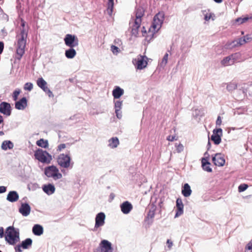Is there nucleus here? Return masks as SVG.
Instances as JSON below:
<instances>
[{
    "label": "nucleus",
    "mask_w": 252,
    "mask_h": 252,
    "mask_svg": "<svg viewBox=\"0 0 252 252\" xmlns=\"http://www.w3.org/2000/svg\"><path fill=\"white\" fill-rule=\"evenodd\" d=\"M249 186L247 184H241L238 187V191L239 192H242L245 191L248 188Z\"/></svg>",
    "instance_id": "c03bdc74"
},
{
    "label": "nucleus",
    "mask_w": 252,
    "mask_h": 252,
    "mask_svg": "<svg viewBox=\"0 0 252 252\" xmlns=\"http://www.w3.org/2000/svg\"><path fill=\"white\" fill-rule=\"evenodd\" d=\"M7 187L4 186H0V194L5 192L7 190Z\"/></svg>",
    "instance_id": "5fc2aeb1"
},
{
    "label": "nucleus",
    "mask_w": 252,
    "mask_h": 252,
    "mask_svg": "<svg viewBox=\"0 0 252 252\" xmlns=\"http://www.w3.org/2000/svg\"><path fill=\"white\" fill-rule=\"evenodd\" d=\"M166 243L168 244V248L169 249H170L171 248V247H172V246H173L172 242L170 240L168 239L167 240Z\"/></svg>",
    "instance_id": "bf43d9fd"
},
{
    "label": "nucleus",
    "mask_w": 252,
    "mask_h": 252,
    "mask_svg": "<svg viewBox=\"0 0 252 252\" xmlns=\"http://www.w3.org/2000/svg\"><path fill=\"white\" fill-rule=\"evenodd\" d=\"M237 85L234 83H229L227 84L226 89L228 92H232L234 90L236 89Z\"/></svg>",
    "instance_id": "ea45409f"
},
{
    "label": "nucleus",
    "mask_w": 252,
    "mask_h": 252,
    "mask_svg": "<svg viewBox=\"0 0 252 252\" xmlns=\"http://www.w3.org/2000/svg\"><path fill=\"white\" fill-rule=\"evenodd\" d=\"M111 50L114 54H117L120 51L119 48L117 46L113 45L111 46Z\"/></svg>",
    "instance_id": "a18cd8bd"
},
{
    "label": "nucleus",
    "mask_w": 252,
    "mask_h": 252,
    "mask_svg": "<svg viewBox=\"0 0 252 252\" xmlns=\"http://www.w3.org/2000/svg\"><path fill=\"white\" fill-rule=\"evenodd\" d=\"M114 103L115 110H121L122 109L123 100H115V99H114Z\"/></svg>",
    "instance_id": "a19ab883"
},
{
    "label": "nucleus",
    "mask_w": 252,
    "mask_h": 252,
    "mask_svg": "<svg viewBox=\"0 0 252 252\" xmlns=\"http://www.w3.org/2000/svg\"><path fill=\"white\" fill-rule=\"evenodd\" d=\"M246 249L252 251V243L249 242L246 247Z\"/></svg>",
    "instance_id": "052dcab7"
},
{
    "label": "nucleus",
    "mask_w": 252,
    "mask_h": 252,
    "mask_svg": "<svg viewBox=\"0 0 252 252\" xmlns=\"http://www.w3.org/2000/svg\"><path fill=\"white\" fill-rule=\"evenodd\" d=\"M192 192L190 187L188 183H185L182 187V194L184 197L189 196Z\"/></svg>",
    "instance_id": "cd10ccee"
},
{
    "label": "nucleus",
    "mask_w": 252,
    "mask_h": 252,
    "mask_svg": "<svg viewBox=\"0 0 252 252\" xmlns=\"http://www.w3.org/2000/svg\"><path fill=\"white\" fill-rule=\"evenodd\" d=\"M66 148V144L64 143L60 144L58 146L57 151H61L62 150Z\"/></svg>",
    "instance_id": "3c124183"
},
{
    "label": "nucleus",
    "mask_w": 252,
    "mask_h": 252,
    "mask_svg": "<svg viewBox=\"0 0 252 252\" xmlns=\"http://www.w3.org/2000/svg\"><path fill=\"white\" fill-rule=\"evenodd\" d=\"M65 57L68 59H73L76 55V51L74 47H69L65 51Z\"/></svg>",
    "instance_id": "c756f323"
},
{
    "label": "nucleus",
    "mask_w": 252,
    "mask_h": 252,
    "mask_svg": "<svg viewBox=\"0 0 252 252\" xmlns=\"http://www.w3.org/2000/svg\"><path fill=\"white\" fill-rule=\"evenodd\" d=\"M249 20H252V15L249 16L247 15L244 17H238L235 19V23L238 25H240L247 22Z\"/></svg>",
    "instance_id": "2f4dec72"
},
{
    "label": "nucleus",
    "mask_w": 252,
    "mask_h": 252,
    "mask_svg": "<svg viewBox=\"0 0 252 252\" xmlns=\"http://www.w3.org/2000/svg\"><path fill=\"white\" fill-rule=\"evenodd\" d=\"M36 84L38 87L41 89L49 97H52L54 96L52 92L47 86V83L42 77H40L37 79Z\"/></svg>",
    "instance_id": "9d476101"
},
{
    "label": "nucleus",
    "mask_w": 252,
    "mask_h": 252,
    "mask_svg": "<svg viewBox=\"0 0 252 252\" xmlns=\"http://www.w3.org/2000/svg\"><path fill=\"white\" fill-rule=\"evenodd\" d=\"M16 9H17V10H23V9H22V5H21V3L17 2V4L16 5Z\"/></svg>",
    "instance_id": "338daca9"
},
{
    "label": "nucleus",
    "mask_w": 252,
    "mask_h": 252,
    "mask_svg": "<svg viewBox=\"0 0 252 252\" xmlns=\"http://www.w3.org/2000/svg\"><path fill=\"white\" fill-rule=\"evenodd\" d=\"M115 195L114 193H111L109 195V201H112L115 198Z\"/></svg>",
    "instance_id": "0e129e2a"
},
{
    "label": "nucleus",
    "mask_w": 252,
    "mask_h": 252,
    "mask_svg": "<svg viewBox=\"0 0 252 252\" xmlns=\"http://www.w3.org/2000/svg\"><path fill=\"white\" fill-rule=\"evenodd\" d=\"M156 32H155V31H154V32H151V29H149V31H148V35H150V37H152V39H153V38H154V34H155V33Z\"/></svg>",
    "instance_id": "680f3d73"
},
{
    "label": "nucleus",
    "mask_w": 252,
    "mask_h": 252,
    "mask_svg": "<svg viewBox=\"0 0 252 252\" xmlns=\"http://www.w3.org/2000/svg\"><path fill=\"white\" fill-rule=\"evenodd\" d=\"M144 9L143 7L141 6L136 7L135 10L136 18L134 21L141 22V18L144 14Z\"/></svg>",
    "instance_id": "a878e982"
},
{
    "label": "nucleus",
    "mask_w": 252,
    "mask_h": 252,
    "mask_svg": "<svg viewBox=\"0 0 252 252\" xmlns=\"http://www.w3.org/2000/svg\"><path fill=\"white\" fill-rule=\"evenodd\" d=\"M148 58L146 56L139 55L137 58L132 60V63L137 69L141 70L145 68L148 64Z\"/></svg>",
    "instance_id": "0eeeda50"
},
{
    "label": "nucleus",
    "mask_w": 252,
    "mask_h": 252,
    "mask_svg": "<svg viewBox=\"0 0 252 252\" xmlns=\"http://www.w3.org/2000/svg\"><path fill=\"white\" fill-rule=\"evenodd\" d=\"M44 174L48 178H52L55 180L60 179L63 177L59 168L53 164L45 167L44 168Z\"/></svg>",
    "instance_id": "39448f33"
},
{
    "label": "nucleus",
    "mask_w": 252,
    "mask_h": 252,
    "mask_svg": "<svg viewBox=\"0 0 252 252\" xmlns=\"http://www.w3.org/2000/svg\"><path fill=\"white\" fill-rule=\"evenodd\" d=\"M4 47V42L2 41H0V54L1 55L3 51Z\"/></svg>",
    "instance_id": "6e6d98bb"
},
{
    "label": "nucleus",
    "mask_w": 252,
    "mask_h": 252,
    "mask_svg": "<svg viewBox=\"0 0 252 252\" xmlns=\"http://www.w3.org/2000/svg\"><path fill=\"white\" fill-rule=\"evenodd\" d=\"M221 118L220 116H218L216 120V124L217 126H220L221 124Z\"/></svg>",
    "instance_id": "4d7b16f0"
},
{
    "label": "nucleus",
    "mask_w": 252,
    "mask_h": 252,
    "mask_svg": "<svg viewBox=\"0 0 252 252\" xmlns=\"http://www.w3.org/2000/svg\"><path fill=\"white\" fill-rule=\"evenodd\" d=\"M124 94V90L119 86H115L112 91L114 99L120 98Z\"/></svg>",
    "instance_id": "b1692460"
},
{
    "label": "nucleus",
    "mask_w": 252,
    "mask_h": 252,
    "mask_svg": "<svg viewBox=\"0 0 252 252\" xmlns=\"http://www.w3.org/2000/svg\"><path fill=\"white\" fill-rule=\"evenodd\" d=\"M114 0H108L107 11L108 15L111 16L113 12L114 7Z\"/></svg>",
    "instance_id": "c9c22d12"
},
{
    "label": "nucleus",
    "mask_w": 252,
    "mask_h": 252,
    "mask_svg": "<svg viewBox=\"0 0 252 252\" xmlns=\"http://www.w3.org/2000/svg\"><path fill=\"white\" fill-rule=\"evenodd\" d=\"M220 63L221 64L224 66H229L234 64L230 55L224 57L221 61Z\"/></svg>",
    "instance_id": "72a5a7b5"
},
{
    "label": "nucleus",
    "mask_w": 252,
    "mask_h": 252,
    "mask_svg": "<svg viewBox=\"0 0 252 252\" xmlns=\"http://www.w3.org/2000/svg\"><path fill=\"white\" fill-rule=\"evenodd\" d=\"M0 147L5 151L10 150L13 148L14 143L10 140H5L2 142Z\"/></svg>",
    "instance_id": "393cba45"
},
{
    "label": "nucleus",
    "mask_w": 252,
    "mask_h": 252,
    "mask_svg": "<svg viewBox=\"0 0 252 252\" xmlns=\"http://www.w3.org/2000/svg\"><path fill=\"white\" fill-rule=\"evenodd\" d=\"M19 198V195L16 190H10L6 196V200L11 202L14 203L17 201Z\"/></svg>",
    "instance_id": "412c9836"
},
{
    "label": "nucleus",
    "mask_w": 252,
    "mask_h": 252,
    "mask_svg": "<svg viewBox=\"0 0 252 252\" xmlns=\"http://www.w3.org/2000/svg\"><path fill=\"white\" fill-rule=\"evenodd\" d=\"M141 32L142 33L143 36H146V34H147V33H148L147 32V31H146V30L145 27H144V26L142 27Z\"/></svg>",
    "instance_id": "69168bd1"
},
{
    "label": "nucleus",
    "mask_w": 252,
    "mask_h": 252,
    "mask_svg": "<svg viewBox=\"0 0 252 252\" xmlns=\"http://www.w3.org/2000/svg\"><path fill=\"white\" fill-rule=\"evenodd\" d=\"M247 43L244 36L239 38L237 40H234L231 42H228L225 45V48L227 49H232L237 46L242 45Z\"/></svg>",
    "instance_id": "2eb2a0df"
},
{
    "label": "nucleus",
    "mask_w": 252,
    "mask_h": 252,
    "mask_svg": "<svg viewBox=\"0 0 252 252\" xmlns=\"http://www.w3.org/2000/svg\"><path fill=\"white\" fill-rule=\"evenodd\" d=\"M36 144L37 146L41 147V148L47 149L49 147L48 140L43 138H40L37 140L36 142Z\"/></svg>",
    "instance_id": "7c9ffc66"
},
{
    "label": "nucleus",
    "mask_w": 252,
    "mask_h": 252,
    "mask_svg": "<svg viewBox=\"0 0 252 252\" xmlns=\"http://www.w3.org/2000/svg\"><path fill=\"white\" fill-rule=\"evenodd\" d=\"M207 158H201V166L203 170L208 172H212V169L210 167L211 163L208 161Z\"/></svg>",
    "instance_id": "bb28decb"
},
{
    "label": "nucleus",
    "mask_w": 252,
    "mask_h": 252,
    "mask_svg": "<svg viewBox=\"0 0 252 252\" xmlns=\"http://www.w3.org/2000/svg\"><path fill=\"white\" fill-rule=\"evenodd\" d=\"M29 30L20 29L19 37L17 40L15 59L20 61L25 53Z\"/></svg>",
    "instance_id": "f03ea898"
},
{
    "label": "nucleus",
    "mask_w": 252,
    "mask_h": 252,
    "mask_svg": "<svg viewBox=\"0 0 252 252\" xmlns=\"http://www.w3.org/2000/svg\"><path fill=\"white\" fill-rule=\"evenodd\" d=\"M18 14V19L22 18L21 16L23 15V10H17Z\"/></svg>",
    "instance_id": "774afa93"
},
{
    "label": "nucleus",
    "mask_w": 252,
    "mask_h": 252,
    "mask_svg": "<svg viewBox=\"0 0 252 252\" xmlns=\"http://www.w3.org/2000/svg\"><path fill=\"white\" fill-rule=\"evenodd\" d=\"M32 233L37 236H40L43 234L44 228L41 224H35L32 228Z\"/></svg>",
    "instance_id": "5701e85b"
},
{
    "label": "nucleus",
    "mask_w": 252,
    "mask_h": 252,
    "mask_svg": "<svg viewBox=\"0 0 252 252\" xmlns=\"http://www.w3.org/2000/svg\"><path fill=\"white\" fill-rule=\"evenodd\" d=\"M33 85L31 82H27L24 85V89L29 92L31 91L33 89Z\"/></svg>",
    "instance_id": "79ce46f5"
},
{
    "label": "nucleus",
    "mask_w": 252,
    "mask_h": 252,
    "mask_svg": "<svg viewBox=\"0 0 252 252\" xmlns=\"http://www.w3.org/2000/svg\"><path fill=\"white\" fill-rule=\"evenodd\" d=\"M0 19L8 21L9 20V17L6 14L3 12L0 14Z\"/></svg>",
    "instance_id": "49530a36"
},
{
    "label": "nucleus",
    "mask_w": 252,
    "mask_h": 252,
    "mask_svg": "<svg viewBox=\"0 0 252 252\" xmlns=\"http://www.w3.org/2000/svg\"><path fill=\"white\" fill-rule=\"evenodd\" d=\"M149 207H150V209H149V210L151 211H153V212H155L156 210V209H157V206L154 203H151L150 205H149Z\"/></svg>",
    "instance_id": "603ef678"
},
{
    "label": "nucleus",
    "mask_w": 252,
    "mask_h": 252,
    "mask_svg": "<svg viewBox=\"0 0 252 252\" xmlns=\"http://www.w3.org/2000/svg\"><path fill=\"white\" fill-rule=\"evenodd\" d=\"M32 240L31 238H27L21 242H19L14 247L15 252H22V249L28 250L32 247Z\"/></svg>",
    "instance_id": "423d86ee"
},
{
    "label": "nucleus",
    "mask_w": 252,
    "mask_h": 252,
    "mask_svg": "<svg viewBox=\"0 0 252 252\" xmlns=\"http://www.w3.org/2000/svg\"><path fill=\"white\" fill-rule=\"evenodd\" d=\"M230 56L234 63L235 62H239V60L241 57V54L240 52H237L230 55Z\"/></svg>",
    "instance_id": "4c0bfd02"
},
{
    "label": "nucleus",
    "mask_w": 252,
    "mask_h": 252,
    "mask_svg": "<svg viewBox=\"0 0 252 252\" xmlns=\"http://www.w3.org/2000/svg\"><path fill=\"white\" fill-rule=\"evenodd\" d=\"M121 210L124 214H128L133 208L132 205L128 201H125L120 205Z\"/></svg>",
    "instance_id": "aec40b11"
},
{
    "label": "nucleus",
    "mask_w": 252,
    "mask_h": 252,
    "mask_svg": "<svg viewBox=\"0 0 252 252\" xmlns=\"http://www.w3.org/2000/svg\"><path fill=\"white\" fill-rule=\"evenodd\" d=\"M106 216L103 212H99L97 213L95 218V225L94 231H96V229L102 226L105 223Z\"/></svg>",
    "instance_id": "f8f14e48"
},
{
    "label": "nucleus",
    "mask_w": 252,
    "mask_h": 252,
    "mask_svg": "<svg viewBox=\"0 0 252 252\" xmlns=\"http://www.w3.org/2000/svg\"><path fill=\"white\" fill-rule=\"evenodd\" d=\"M177 144V143L175 144L176 151L178 153H181L184 150V146L182 144H179L178 145Z\"/></svg>",
    "instance_id": "de8ad7c7"
},
{
    "label": "nucleus",
    "mask_w": 252,
    "mask_h": 252,
    "mask_svg": "<svg viewBox=\"0 0 252 252\" xmlns=\"http://www.w3.org/2000/svg\"><path fill=\"white\" fill-rule=\"evenodd\" d=\"M247 42L252 41V33L244 36Z\"/></svg>",
    "instance_id": "8fccbe9b"
},
{
    "label": "nucleus",
    "mask_w": 252,
    "mask_h": 252,
    "mask_svg": "<svg viewBox=\"0 0 252 252\" xmlns=\"http://www.w3.org/2000/svg\"><path fill=\"white\" fill-rule=\"evenodd\" d=\"M34 158L43 164H49L53 160V157L46 150L36 148L34 151Z\"/></svg>",
    "instance_id": "7ed1b4c3"
},
{
    "label": "nucleus",
    "mask_w": 252,
    "mask_h": 252,
    "mask_svg": "<svg viewBox=\"0 0 252 252\" xmlns=\"http://www.w3.org/2000/svg\"><path fill=\"white\" fill-rule=\"evenodd\" d=\"M141 22L134 21L132 26L131 33V35L135 37L137 36L138 34V30L141 25Z\"/></svg>",
    "instance_id": "c85d7f7f"
},
{
    "label": "nucleus",
    "mask_w": 252,
    "mask_h": 252,
    "mask_svg": "<svg viewBox=\"0 0 252 252\" xmlns=\"http://www.w3.org/2000/svg\"><path fill=\"white\" fill-rule=\"evenodd\" d=\"M1 32H2L3 37L6 36L7 35V32L6 31L4 28L1 30Z\"/></svg>",
    "instance_id": "e2e57ef3"
},
{
    "label": "nucleus",
    "mask_w": 252,
    "mask_h": 252,
    "mask_svg": "<svg viewBox=\"0 0 252 252\" xmlns=\"http://www.w3.org/2000/svg\"><path fill=\"white\" fill-rule=\"evenodd\" d=\"M176 208L175 218L179 217L184 212V205L180 198H178L176 200Z\"/></svg>",
    "instance_id": "4be33fe9"
},
{
    "label": "nucleus",
    "mask_w": 252,
    "mask_h": 252,
    "mask_svg": "<svg viewBox=\"0 0 252 252\" xmlns=\"http://www.w3.org/2000/svg\"><path fill=\"white\" fill-rule=\"evenodd\" d=\"M19 21H20V29H24L26 30H30V27L28 25H26V22L23 18H20Z\"/></svg>",
    "instance_id": "58836bf2"
},
{
    "label": "nucleus",
    "mask_w": 252,
    "mask_h": 252,
    "mask_svg": "<svg viewBox=\"0 0 252 252\" xmlns=\"http://www.w3.org/2000/svg\"><path fill=\"white\" fill-rule=\"evenodd\" d=\"M168 54V53H165L162 58V60L160 63V66L161 67H164L167 63Z\"/></svg>",
    "instance_id": "37998d69"
},
{
    "label": "nucleus",
    "mask_w": 252,
    "mask_h": 252,
    "mask_svg": "<svg viewBox=\"0 0 252 252\" xmlns=\"http://www.w3.org/2000/svg\"><path fill=\"white\" fill-rule=\"evenodd\" d=\"M145 37V40L148 42V43H149L150 41L152 40V37H150V35L146 34V36H144Z\"/></svg>",
    "instance_id": "13d9d810"
},
{
    "label": "nucleus",
    "mask_w": 252,
    "mask_h": 252,
    "mask_svg": "<svg viewBox=\"0 0 252 252\" xmlns=\"http://www.w3.org/2000/svg\"><path fill=\"white\" fill-rule=\"evenodd\" d=\"M41 189L43 191L48 195L54 194L56 191V188L53 183H48L43 184Z\"/></svg>",
    "instance_id": "a211bd4d"
},
{
    "label": "nucleus",
    "mask_w": 252,
    "mask_h": 252,
    "mask_svg": "<svg viewBox=\"0 0 252 252\" xmlns=\"http://www.w3.org/2000/svg\"><path fill=\"white\" fill-rule=\"evenodd\" d=\"M212 157V161L215 165L222 166L224 165L225 160L221 153H217Z\"/></svg>",
    "instance_id": "6ab92c4d"
},
{
    "label": "nucleus",
    "mask_w": 252,
    "mask_h": 252,
    "mask_svg": "<svg viewBox=\"0 0 252 252\" xmlns=\"http://www.w3.org/2000/svg\"><path fill=\"white\" fill-rule=\"evenodd\" d=\"M58 165L63 168L71 169L73 167L74 162L72 161L71 158L69 155V152L67 153L60 154L57 158Z\"/></svg>",
    "instance_id": "20e7f679"
},
{
    "label": "nucleus",
    "mask_w": 252,
    "mask_h": 252,
    "mask_svg": "<svg viewBox=\"0 0 252 252\" xmlns=\"http://www.w3.org/2000/svg\"><path fill=\"white\" fill-rule=\"evenodd\" d=\"M12 108L10 103L6 101H1L0 103V113L6 116H9L11 114Z\"/></svg>",
    "instance_id": "4468645a"
},
{
    "label": "nucleus",
    "mask_w": 252,
    "mask_h": 252,
    "mask_svg": "<svg viewBox=\"0 0 252 252\" xmlns=\"http://www.w3.org/2000/svg\"><path fill=\"white\" fill-rule=\"evenodd\" d=\"M115 112L116 113V115L117 117L119 119H121L122 115V112L121 111V110H119V109L115 110Z\"/></svg>",
    "instance_id": "864d4df0"
},
{
    "label": "nucleus",
    "mask_w": 252,
    "mask_h": 252,
    "mask_svg": "<svg viewBox=\"0 0 252 252\" xmlns=\"http://www.w3.org/2000/svg\"><path fill=\"white\" fill-rule=\"evenodd\" d=\"M210 9L202 10L201 11L202 14L204 16V19L206 21H208L210 20L213 15L215 16L214 13L210 12Z\"/></svg>",
    "instance_id": "f704fd0d"
},
{
    "label": "nucleus",
    "mask_w": 252,
    "mask_h": 252,
    "mask_svg": "<svg viewBox=\"0 0 252 252\" xmlns=\"http://www.w3.org/2000/svg\"><path fill=\"white\" fill-rule=\"evenodd\" d=\"M63 40L65 45L68 47H75L78 45L79 41L77 35L70 33L64 36Z\"/></svg>",
    "instance_id": "1a4fd4ad"
},
{
    "label": "nucleus",
    "mask_w": 252,
    "mask_h": 252,
    "mask_svg": "<svg viewBox=\"0 0 252 252\" xmlns=\"http://www.w3.org/2000/svg\"><path fill=\"white\" fill-rule=\"evenodd\" d=\"M4 237L6 244L15 246L20 240V230L18 228L10 225L6 227L4 233V228L0 226V238Z\"/></svg>",
    "instance_id": "f257e3e1"
},
{
    "label": "nucleus",
    "mask_w": 252,
    "mask_h": 252,
    "mask_svg": "<svg viewBox=\"0 0 252 252\" xmlns=\"http://www.w3.org/2000/svg\"><path fill=\"white\" fill-rule=\"evenodd\" d=\"M164 19V15L162 12H158L153 18L151 27L155 32H158L161 27Z\"/></svg>",
    "instance_id": "6e6552de"
},
{
    "label": "nucleus",
    "mask_w": 252,
    "mask_h": 252,
    "mask_svg": "<svg viewBox=\"0 0 252 252\" xmlns=\"http://www.w3.org/2000/svg\"><path fill=\"white\" fill-rule=\"evenodd\" d=\"M19 212L24 217L28 216L31 211V207L28 202H21V205L18 209Z\"/></svg>",
    "instance_id": "dca6fc26"
},
{
    "label": "nucleus",
    "mask_w": 252,
    "mask_h": 252,
    "mask_svg": "<svg viewBox=\"0 0 252 252\" xmlns=\"http://www.w3.org/2000/svg\"><path fill=\"white\" fill-rule=\"evenodd\" d=\"M21 93V90L19 88H16L13 92L12 94V99L14 101L17 100L18 99V96Z\"/></svg>",
    "instance_id": "e433bc0d"
},
{
    "label": "nucleus",
    "mask_w": 252,
    "mask_h": 252,
    "mask_svg": "<svg viewBox=\"0 0 252 252\" xmlns=\"http://www.w3.org/2000/svg\"><path fill=\"white\" fill-rule=\"evenodd\" d=\"M96 252H113L111 243L106 240H102Z\"/></svg>",
    "instance_id": "9b49d317"
},
{
    "label": "nucleus",
    "mask_w": 252,
    "mask_h": 252,
    "mask_svg": "<svg viewBox=\"0 0 252 252\" xmlns=\"http://www.w3.org/2000/svg\"><path fill=\"white\" fill-rule=\"evenodd\" d=\"M222 135V130L221 128H215L213 131V134L211 139L214 143L218 145L220 144L221 141V136Z\"/></svg>",
    "instance_id": "ddd939ff"
},
{
    "label": "nucleus",
    "mask_w": 252,
    "mask_h": 252,
    "mask_svg": "<svg viewBox=\"0 0 252 252\" xmlns=\"http://www.w3.org/2000/svg\"><path fill=\"white\" fill-rule=\"evenodd\" d=\"M155 212L149 210L146 217L147 219H153L155 216Z\"/></svg>",
    "instance_id": "09e8293b"
},
{
    "label": "nucleus",
    "mask_w": 252,
    "mask_h": 252,
    "mask_svg": "<svg viewBox=\"0 0 252 252\" xmlns=\"http://www.w3.org/2000/svg\"><path fill=\"white\" fill-rule=\"evenodd\" d=\"M108 142V146L113 149L117 147L120 144L119 140L117 137L110 138Z\"/></svg>",
    "instance_id": "473e14b6"
},
{
    "label": "nucleus",
    "mask_w": 252,
    "mask_h": 252,
    "mask_svg": "<svg viewBox=\"0 0 252 252\" xmlns=\"http://www.w3.org/2000/svg\"><path fill=\"white\" fill-rule=\"evenodd\" d=\"M28 100L27 97L23 96L15 101V108L18 110H24L28 106Z\"/></svg>",
    "instance_id": "f3484780"
}]
</instances>
